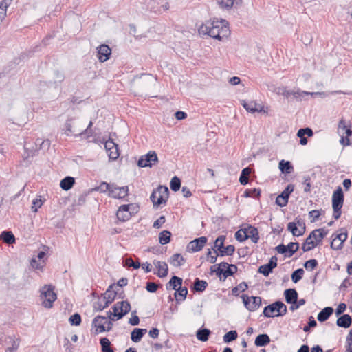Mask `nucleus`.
Instances as JSON below:
<instances>
[{
  "label": "nucleus",
  "instance_id": "f257e3e1",
  "mask_svg": "<svg viewBox=\"0 0 352 352\" xmlns=\"http://www.w3.org/2000/svg\"><path fill=\"white\" fill-rule=\"evenodd\" d=\"M198 31L200 35H208L219 41L227 38L230 33L228 22L218 19L206 21L199 28Z\"/></svg>",
  "mask_w": 352,
  "mask_h": 352
},
{
  "label": "nucleus",
  "instance_id": "f03ea898",
  "mask_svg": "<svg viewBox=\"0 0 352 352\" xmlns=\"http://www.w3.org/2000/svg\"><path fill=\"white\" fill-rule=\"evenodd\" d=\"M83 128L85 125L82 124V121L74 118L66 121L63 130L67 135H74L77 137L83 134Z\"/></svg>",
  "mask_w": 352,
  "mask_h": 352
},
{
  "label": "nucleus",
  "instance_id": "7ed1b4c3",
  "mask_svg": "<svg viewBox=\"0 0 352 352\" xmlns=\"http://www.w3.org/2000/svg\"><path fill=\"white\" fill-rule=\"evenodd\" d=\"M287 311L286 305L281 301L275 302L266 306L263 309V315L267 318H273L282 316L286 314Z\"/></svg>",
  "mask_w": 352,
  "mask_h": 352
},
{
  "label": "nucleus",
  "instance_id": "20e7f679",
  "mask_svg": "<svg viewBox=\"0 0 352 352\" xmlns=\"http://www.w3.org/2000/svg\"><path fill=\"white\" fill-rule=\"evenodd\" d=\"M54 287L50 285H45L41 289V298L43 300L42 305L45 308H52L53 302L56 300V294L54 291Z\"/></svg>",
  "mask_w": 352,
  "mask_h": 352
},
{
  "label": "nucleus",
  "instance_id": "39448f33",
  "mask_svg": "<svg viewBox=\"0 0 352 352\" xmlns=\"http://www.w3.org/2000/svg\"><path fill=\"white\" fill-rule=\"evenodd\" d=\"M344 203V194L341 187H338L332 195V208L333 218L338 219L341 216V209Z\"/></svg>",
  "mask_w": 352,
  "mask_h": 352
},
{
  "label": "nucleus",
  "instance_id": "423d86ee",
  "mask_svg": "<svg viewBox=\"0 0 352 352\" xmlns=\"http://www.w3.org/2000/svg\"><path fill=\"white\" fill-rule=\"evenodd\" d=\"M168 188L166 186H160L153 190L150 199L155 207L166 204L168 198Z\"/></svg>",
  "mask_w": 352,
  "mask_h": 352
},
{
  "label": "nucleus",
  "instance_id": "0eeeda50",
  "mask_svg": "<svg viewBox=\"0 0 352 352\" xmlns=\"http://www.w3.org/2000/svg\"><path fill=\"white\" fill-rule=\"evenodd\" d=\"M279 94L283 95L285 98H289L292 96L297 100H301L305 96H317V95H324L323 92H308L305 91H301L299 89L296 90H287L285 87L279 88Z\"/></svg>",
  "mask_w": 352,
  "mask_h": 352
},
{
  "label": "nucleus",
  "instance_id": "6e6552de",
  "mask_svg": "<svg viewBox=\"0 0 352 352\" xmlns=\"http://www.w3.org/2000/svg\"><path fill=\"white\" fill-rule=\"evenodd\" d=\"M214 266L211 267L212 272H216L218 276L223 274L225 278L230 276H232L237 270V267L235 265H229L226 262H221L219 263L216 270H214Z\"/></svg>",
  "mask_w": 352,
  "mask_h": 352
},
{
  "label": "nucleus",
  "instance_id": "1a4fd4ad",
  "mask_svg": "<svg viewBox=\"0 0 352 352\" xmlns=\"http://www.w3.org/2000/svg\"><path fill=\"white\" fill-rule=\"evenodd\" d=\"M113 316L117 320L122 318L131 310V305L127 300L117 302L112 307Z\"/></svg>",
  "mask_w": 352,
  "mask_h": 352
},
{
  "label": "nucleus",
  "instance_id": "9d476101",
  "mask_svg": "<svg viewBox=\"0 0 352 352\" xmlns=\"http://www.w3.org/2000/svg\"><path fill=\"white\" fill-rule=\"evenodd\" d=\"M158 162V157L155 151H151L147 154L142 155L138 161L139 167H152Z\"/></svg>",
  "mask_w": 352,
  "mask_h": 352
},
{
  "label": "nucleus",
  "instance_id": "9b49d317",
  "mask_svg": "<svg viewBox=\"0 0 352 352\" xmlns=\"http://www.w3.org/2000/svg\"><path fill=\"white\" fill-rule=\"evenodd\" d=\"M241 298L244 306L250 311H256L261 305V298L259 296H248L246 294H243Z\"/></svg>",
  "mask_w": 352,
  "mask_h": 352
},
{
  "label": "nucleus",
  "instance_id": "f8f14e48",
  "mask_svg": "<svg viewBox=\"0 0 352 352\" xmlns=\"http://www.w3.org/2000/svg\"><path fill=\"white\" fill-rule=\"evenodd\" d=\"M148 7L153 13L161 14L168 10L170 6L166 0H151Z\"/></svg>",
  "mask_w": 352,
  "mask_h": 352
},
{
  "label": "nucleus",
  "instance_id": "ddd939ff",
  "mask_svg": "<svg viewBox=\"0 0 352 352\" xmlns=\"http://www.w3.org/2000/svg\"><path fill=\"white\" fill-rule=\"evenodd\" d=\"M342 232L338 234H333L332 241L331 243V248L333 250H340L342 248L343 243L347 239V232L344 229H341Z\"/></svg>",
  "mask_w": 352,
  "mask_h": 352
},
{
  "label": "nucleus",
  "instance_id": "4468645a",
  "mask_svg": "<svg viewBox=\"0 0 352 352\" xmlns=\"http://www.w3.org/2000/svg\"><path fill=\"white\" fill-rule=\"evenodd\" d=\"M294 186L289 184L281 194L276 197V204L280 207L285 206L288 203L289 195L294 191Z\"/></svg>",
  "mask_w": 352,
  "mask_h": 352
},
{
  "label": "nucleus",
  "instance_id": "2eb2a0df",
  "mask_svg": "<svg viewBox=\"0 0 352 352\" xmlns=\"http://www.w3.org/2000/svg\"><path fill=\"white\" fill-rule=\"evenodd\" d=\"M104 147L108 153V155L110 160H116L118 158L120 153L116 144L111 139L106 141Z\"/></svg>",
  "mask_w": 352,
  "mask_h": 352
},
{
  "label": "nucleus",
  "instance_id": "dca6fc26",
  "mask_svg": "<svg viewBox=\"0 0 352 352\" xmlns=\"http://www.w3.org/2000/svg\"><path fill=\"white\" fill-rule=\"evenodd\" d=\"M206 243L207 238L206 236H201L190 241L187 245V249L192 252H199L202 250Z\"/></svg>",
  "mask_w": 352,
  "mask_h": 352
},
{
  "label": "nucleus",
  "instance_id": "f3484780",
  "mask_svg": "<svg viewBox=\"0 0 352 352\" xmlns=\"http://www.w3.org/2000/svg\"><path fill=\"white\" fill-rule=\"evenodd\" d=\"M129 194L128 186L119 187L114 184L112 190H110L109 196L114 199H123Z\"/></svg>",
  "mask_w": 352,
  "mask_h": 352
},
{
  "label": "nucleus",
  "instance_id": "a211bd4d",
  "mask_svg": "<svg viewBox=\"0 0 352 352\" xmlns=\"http://www.w3.org/2000/svg\"><path fill=\"white\" fill-rule=\"evenodd\" d=\"M276 266L277 258L276 256H272L267 264L259 267L258 272L263 274L265 276H267Z\"/></svg>",
  "mask_w": 352,
  "mask_h": 352
},
{
  "label": "nucleus",
  "instance_id": "6ab92c4d",
  "mask_svg": "<svg viewBox=\"0 0 352 352\" xmlns=\"http://www.w3.org/2000/svg\"><path fill=\"white\" fill-rule=\"evenodd\" d=\"M241 104L243 106V107L245 109V110L248 112H250L252 113H254L256 112L260 113V112L265 111L264 107L262 104L256 102L255 101L246 102L245 100H243L241 102Z\"/></svg>",
  "mask_w": 352,
  "mask_h": 352
},
{
  "label": "nucleus",
  "instance_id": "aec40b11",
  "mask_svg": "<svg viewBox=\"0 0 352 352\" xmlns=\"http://www.w3.org/2000/svg\"><path fill=\"white\" fill-rule=\"evenodd\" d=\"M242 3V0H217V3L221 9L229 10L232 8H237Z\"/></svg>",
  "mask_w": 352,
  "mask_h": 352
},
{
  "label": "nucleus",
  "instance_id": "412c9836",
  "mask_svg": "<svg viewBox=\"0 0 352 352\" xmlns=\"http://www.w3.org/2000/svg\"><path fill=\"white\" fill-rule=\"evenodd\" d=\"M97 50L98 58L100 62H104L109 58L111 50L107 45H100Z\"/></svg>",
  "mask_w": 352,
  "mask_h": 352
},
{
  "label": "nucleus",
  "instance_id": "4be33fe9",
  "mask_svg": "<svg viewBox=\"0 0 352 352\" xmlns=\"http://www.w3.org/2000/svg\"><path fill=\"white\" fill-rule=\"evenodd\" d=\"M111 287L112 286L109 287V288L104 294L103 297L101 298V302H104V305L102 306L100 310H103L107 307L115 299L116 292L111 290Z\"/></svg>",
  "mask_w": 352,
  "mask_h": 352
},
{
  "label": "nucleus",
  "instance_id": "5701e85b",
  "mask_svg": "<svg viewBox=\"0 0 352 352\" xmlns=\"http://www.w3.org/2000/svg\"><path fill=\"white\" fill-rule=\"evenodd\" d=\"M107 317L97 316L92 322V325L96 328V331L102 333L106 331Z\"/></svg>",
  "mask_w": 352,
  "mask_h": 352
},
{
  "label": "nucleus",
  "instance_id": "b1692460",
  "mask_svg": "<svg viewBox=\"0 0 352 352\" xmlns=\"http://www.w3.org/2000/svg\"><path fill=\"white\" fill-rule=\"evenodd\" d=\"M352 324L351 316L349 314H343L340 316L336 321V324L340 327L349 328Z\"/></svg>",
  "mask_w": 352,
  "mask_h": 352
},
{
  "label": "nucleus",
  "instance_id": "393cba45",
  "mask_svg": "<svg viewBox=\"0 0 352 352\" xmlns=\"http://www.w3.org/2000/svg\"><path fill=\"white\" fill-rule=\"evenodd\" d=\"M154 265L157 269V276L160 278H163L167 276L168 274V265L166 263L163 261H154Z\"/></svg>",
  "mask_w": 352,
  "mask_h": 352
},
{
  "label": "nucleus",
  "instance_id": "a878e982",
  "mask_svg": "<svg viewBox=\"0 0 352 352\" xmlns=\"http://www.w3.org/2000/svg\"><path fill=\"white\" fill-rule=\"evenodd\" d=\"M245 233L248 236V239H250L254 243H256L259 239L258 231L253 226H248V228L245 229Z\"/></svg>",
  "mask_w": 352,
  "mask_h": 352
},
{
  "label": "nucleus",
  "instance_id": "bb28decb",
  "mask_svg": "<svg viewBox=\"0 0 352 352\" xmlns=\"http://www.w3.org/2000/svg\"><path fill=\"white\" fill-rule=\"evenodd\" d=\"M284 294L285 300L289 304H294L298 299V293L295 289H287L285 290Z\"/></svg>",
  "mask_w": 352,
  "mask_h": 352
},
{
  "label": "nucleus",
  "instance_id": "cd10ccee",
  "mask_svg": "<svg viewBox=\"0 0 352 352\" xmlns=\"http://www.w3.org/2000/svg\"><path fill=\"white\" fill-rule=\"evenodd\" d=\"M333 313V309L331 307H327L322 309L318 314V320L320 322L326 321Z\"/></svg>",
  "mask_w": 352,
  "mask_h": 352
},
{
  "label": "nucleus",
  "instance_id": "c85d7f7f",
  "mask_svg": "<svg viewBox=\"0 0 352 352\" xmlns=\"http://www.w3.org/2000/svg\"><path fill=\"white\" fill-rule=\"evenodd\" d=\"M182 284V279L176 276H173L169 282L166 284V289H174L177 290Z\"/></svg>",
  "mask_w": 352,
  "mask_h": 352
},
{
  "label": "nucleus",
  "instance_id": "c756f323",
  "mask_svg": "<svg viewBox=\"0 0 352 352\" xmlns=\"http://www.w3.org/2000/svg\"><path fill=\"white\" fill-rule=\"evenodd\" d=\"M146 331V329L135 328L131 333L132 341L134 342H140Z\"/></svg>",
  "mask_w": 352,
  "mask_h": 352
},
{
  "label": "nucleus",
  "instance_id": "7c9ffc66",
  "mask_svg": "<svg viewBox=\"0 0 352 352\" xmlns=\"http://www.w3.org/2000/svg\"><path fill=\"white\" fill-rule=\"evenodd\" d=\"M270 342V338L267 334H259L255 339L254 344L257 346H263Z\"/></svg>",
  "mask_w": 352,
  "mask_h": 352
},
{
  "label": "nucleus",
  "instance_id": "2f4dec72",
  "mask_svg": "<svg viewBox=\"0 0 352 352\" xmlns=\"http://www.w3.org/2000/svg\"><path fill=\"white\" fill-rule=\"evenodd\" d=\"M75 183V180L74 177H66L60 181V186L64 190H68L72 188Z\"/></svg>",
  "mask_w": 352,
  "mask_h": 352
},
{
  "label": "nucleus",
  "instance_id": "473e14b6",
  "mask_svg": "<svg viewBox=\"0 0 352 352\" xmlns=\"http://www.w3.org/2000/svg\"><path fill=\"white\" fill-rule=\"evenodd\" d=\"M210 333L211 331L208 329H199L197 331L196 336L199 340L201 342H206L208 340Z\"/></svg>",
  "mask_w": 352,
  "mask_h": 352
},
{
  "label": "nucleus",
  "instance_id": "72a5a7b5",
  "mask_svg": "<svg viewBox=\"0 0 352 352\" xmlns=\"http://www.w3.org/2000/svg\"><path fill=\"white\" fill-rule=\"evenodd\" d=\"M115 184H108L105 182H101V184L98 186L95 187L93 190L98 191L101 193H105L108 192V194L110 193V190H112L113 186Z\"/></svg>",
  "mask_w": 352,
  "mask_h": 352
},
{
  "label": "nucleus",
  "instance_id": "f704fd0d",
  "mask_svg": "<svg viewBox=\"0 0 352 352\" xmlns=\"http://www.w3.org/2000/svg\"><path fill=\"white\" fill-rule=\"evenodd\" d=\"M279 169L283 173L289 174L293 170V166L290 162L281 160L278 164Z\"/></svg>",
  "mask_w": 352,
  "mask_h": 352
},
{
  "label": "nucleus",
  "instance_id": "c9c22d12",
  "mask_svg": "<svg viewBox=\"0 0 352 352\" xmlns=\"http://www.w3.org/2000/svg\"><path fill=\"white\" fill-rule=\"evenodd\" d=\"M169 262L174 267H179L185 262V259L180 254H175L170 257Z\"/></svg>",
  "mask_w": 352,
  "mask_h": 352
},
{
  "label": "nucleus",
  "instance_id": "e433bc0d",
  "mask_svg": "<svg viewBox=\"0 0 352 352\" xmlns=\"http://www.w3.org/2000/svg\"><path fill=\"white\" fill-rule=\"evenodd\" d=\"M1 238L3 242L9 245L15 242V237L10 231H3L1 234Z\"/></svg>",
  "mask_w": 352,
  "mask_h": 352
},
{
  "label": "nucleus",
  "instance_id": "4c0bfd02",
  "mask_svg": "<svg viewBox=\"0 0 352 352\" xmlns=\"http://www.w3.org/2000/svg\"><path fill=\"white\" fill-rule=\"evenodd\" d=\"M287 230L291 232L294 236H300L304 234V231L298 228L295 222H289L287 224Z\"/></svg>",
  "mask_w": 352,
  "mask_h": 352
},
{
  "label": "nucleus",
  "instance_id": "58836bf2",
  "mask_svg": "<svg viewBox=\"0 0 352 352\" xmlns=\"http://www.w3.org/2000/svg\"><path fill=\"white\" fill-rule=\"evenodd\" d=\"M187 294L188 289L186 287H182L180 286L178 287V289L175 292V296L177 301L184 300L186 298Z\"/></svg>",
  "mask_w": 352,
  "mask_h": 352
},
{
  "label": "nucleus",
  "instance_id": "ea45409f",
  "mask_svg": "<svg viewBox=\"0 0 352 352\" xmlns=\"http://www.w3.org/2000/svg\"><path fill=\"white\" fill-rule=\"evenodd\" d=\"M170 232L168 230H164L159 234V241L162 245H166L170 242Z\"/></svg>",
  "mask_w": 352,
  "mask_h": 352
},
{
  "label": "nucleus",
  "instance_id": "a19ab883",
  "mask_svg": "<svg viewBox=\"0 0 352 352\" xmlns=\"http://www.w3.org/2000/svg\"><path fill=\"white\" fill-rule=\"evenodd\" d=\"M100 343L101 344V350L102 352H114L113 350L110 347L111 342L108 338H101L100 340Z\"/></svg>",
  "mask_w": 352,
  "mask_h": 352
},
{
  "label": "nucleus",
  "instance_id": "79ce46f5",
  "mask_svg": "<svg viewBox=\"0 0 352 352\" xmlns=\"http://www.w3.org/2000/svg\"><path fill=\"white\" fill-rule=\"evenodd\" d=\"M251 173V169L248 167L243 169L239 177V182L242 185H245L248 182V176Z\"/></svg>",
  "mask_w": 352,
  "mask_h": 352
},
{
  "label": "nucleus",
  "instance_id": "37998d69",
  "mask_svg": "<svg viewBox=\"0 0 352 352\" xmlns=\"http://www.w3.org/2000/svg\"><path fill=\"white\" fill-rule=\"evenodd\" d=\"M208 286L206 281L196 278L194 283V289L197 292H203Z\"/></svg>",
  "mask_w": 352,
  "mask_h": 352
},
{
  "label": "nucleus",
  "instance_id": "c03bdc74",
  "mask_svg": "<svg viewBox=\"0 0 352 352\" xmlns=\"http://www.w3.org/2000/svg\"><path fill=\"white\" fill-rule=\"evenodd\" d=\"M316 244L313 241V239L311 238V236H308L305 243L302 244V249L304 252H308L312 250Z\"/></svg>",
  "mask_w": 352,
  "mask_h": 352
},
{
  "label": "nucleus",
  "instance_id": "a18cd8bd",
  "mask_svg": "<svg viewBox=\"0 0 352 352\" xmlns=\"http://www.w3.org/2000/svg\"><path fill=\"white\" fill-rule=\"evenodd\" d=\"M234 250L235 248L232 245H229L226 247L223 246V248L219 250V254L218 255L221 256H224L225 255L231 256L234 254Z\"/></svg>",
  "mask_w": 352,
  "mask_h": 352
},
{
  "label": "nucleus",
  "instance_id": "49530a36",
  "mask_svg": "<svg viewBox=\"0 0 352 352\" xmlns=\"http://www.w3.org/2000/svg\"><path fill=\"white\" fill-rule=\"evenodd\" d=\"M236 338H237V332L234 330L230 331L223 336V341L226 343L232 342L234 340H236Z\"/></svg>",
  "mask_w": 352,
  "mask_h": 352
},
{
  "label": "nucleus",
  "instance_id": "de8ad7c7",
  "mask_svg": "<svg viewBox=\"0 0 352 352\" xmlns=\"http://www.w3.org/2000/svg\"><path fill=\"white\" fill-rule=\"evenodd\" d=\"M226 239V236L221 235L215 240L214 244V252H216V250L219 251L221 249L223 248L224 241H225Z\"/></svg>",
  "mask_w": 352,
  "mask_h": 352
},
{
  "label": "nucleus",
  "instance_id": "09e8293b",
  "mask_svg": "<svg viewBox=\"0 0 352 352\" xmlns=\"http://www.w3.org/2000/svg\"><path fill=\"white\" fill-rule=\"evenodd\" d=\"M181 186V181L177 177H174L171 179L170 187L173 191L177 192L179 190Z\"/></svg>",
  "mask_w": 352,
  "mask_h": 352
},
{
  "label": "nucleus",
  "instance_id": "8fccbe9b",
  "mask_svg": "<svg viewBox=\"0 0 352 352\" xmlns=\"http://www.w3.org/2000/svg\"><path fill=\"white\" fill-rule=\"evenodd\" d=\"M304 270L302 268L297 269L292 274V280L294 283H298L302 277Z\"/></svg>",
  "mask_w": 352,
  "mask_h": 352
},
{
  "label": "nucleus",
  "instance_id": "3c124183",
  "mask_svg": "<svg viewBox=\"0 0 352 352\" xmlns=\"http://www.w3.org/2000/svg\"><path fill=\"white\" fill-rule=\"evenodd\" d=\"M248 289V285L245 282L241 283L236 287H234L232 289V294L234 296H238L239 292H244Z\"/></svg>",
  "mask_w": 352,
  "mask_h": 352
},
{
  "label": "nucleus",
  "instance_id": "603ef678",
  "mask_svg": "<svg viewBox=\"0 0 352 352\" xmlns=\"http://www.w3.org/2000/svg\"><path fill=\"white\" fill-rule=\"evenodd\" d=\"M298 248L299 244L294 242H290L286 245L287 251L289 252V256H292L298 250Z\"/></svg>",
  "mask_w": 352,
  "mask_h": 352
},
{
  "label": "nucleus",
  "instance_id": "864d4df0",
  "mask_svg": "<svg viewBox=\"0 0 352 352\" xmlns=\"http://www.w3.org/2000/svg\"><path fill=\"white\" fill-rule=\"evenodd\" d=\"M43 201L41 199V197H38L32 201V210L34 212H36L38 209L42 206Z\"/></svg>",
  "mask_w": 352,
  "mask_h": 352
},
{
  "label": "nucleus",
  "instance_id": "5fc2aeb1",
  "mask_svg": "<svg viewBox=\"0 0 352 352\" xmlns=\"http://www.w3.org/2000/svg\"><path fill=\"white\" fill-rule=\"evenodd\" d=\"M69 321L72 325H76V326L80 325V324L81 322L80 315L77 313L72 315L69 318Z\"/></svg>",
  "mask_w": 352,
  "mask_h": 352
},
{
  "label": "nucleus",
  "instance_id": "6e6d98bb",
  "mask_svg": "<svg viewBox=\"0 0 352 352\" xmlns=\"http://www.w3.org/2000/svg\"><path fill=\"white\" fill-rule=\"evenodd\" d=\"M235 239L239 242H243L248 239V236L244 230H239L235 233Z\"/></svg>",
  "mask_w": 352,
  "mask_h": 352
},
{
  "label": "nucleus",
  "instance_id": "4d7b16f0",
  "mask_svg": "<svg viewBox=\"0 0 352 352\" xmlns=\"http://www.w3.org/2000/svg\"><path fill=\"white\" fill-rule=\"evenodd\" d=\"M117 218L121 221H127L129 220L131 217V213H127V212H122V210H118L117 212Z\"/></svg>",
  "mask_w": 352,
  "mask_h": 352
},
{
  "label": "nucleus",
  "instance_id": "13d9d810",
  "mask_svg": "<svg viewBox=\"0 0 352 352\" xmlns=\"http://www.w3.org/2000/svg\"><path fill=\"white\" fill-rule=\"evenodd\" d=\"M318 265V261L316 259H310L304 264L307 270L311 271Z\"/></svg>",
  "mask_w": 352,
  "mask_h": 352
},
{
  "label": "nucleus",
  "instance_id": "bf43d9fd",
  "mask_svg": "<svg viewBox=\"0 0 352 352\" xmlns=\"http://www.w3.org/2000/svg\"><path fill=\"white\" fill-rule=\"evenodd\" d=\"M30 264L34 269L41 270L44 266V261H37L36 258H33Z\"/></svg>",
  "mask_w": 352,
  "mask_h": 352
},
{
  "label": "nucleus",
  "instance_id": "052dcab7",
  "mask_svg": "<svg viewBox=\"0 0 352 352\" xmlns=\"http://www.w3.org/2000/svg\"><path fill=\"white\" fill-rule=\"evenodd\" d=\"M307 135L309 137H311L313 135V131L310 128H305V129H300L298 131L297 136H305Z\"/></svg>",
  "mask_w": 352,
  "mask_h": 352
},
{
  "label": "nucleus",
  "instance_id": "680f3d73",
  "mask_svg": "<svg viewBox=\"0 0 352 352\" xmlns=\"http://www.w3.org/2000/svg\"><path fill=\"white\" fill-rule=\"evenodd\" d=\"M119 210H122L124 212L131 213V214H132V213L134 212L135 206L133 204H124L122 205L119 208Z\"/></svg>",
  "mask_w": 352,
  "mask_h": 352
},
{
  "label": "nucleus",
  "instance_id": "e2e57ef3",
  "mask_svg": "<svg viewBox=\"0 0 352 352\" xmlns=\"http://www.w3.org/2000/svg\"><path fill=\"white\" fill-rule=\"evenodd\" d=\"M125 265L128 267H133L134 269H138L140 267L139 262H135L131 258H127L124 261Z\"/></svg>",
  "mask_w": 352,
  "mask_h": 352
},
{
  "label": "nucleus",
  "instance_id": "0e129e2a",
  "mask_svg": "<svg viewBox=\"0 0 352 352\" xmlns=\"http://www.w3.org/2000/svg\"><path fill=\"white\" fill-rule=\"evenodd\" d=\"M245 195V197H256L260 195V190L256 188L246 190Z\"/></svg>",
  "mask_w": 352,
  "mask_h": 352
},
{
  "label": "nucleus",
  "instance_id": "69168bd1",
  "mask_svg": "<svg viewBox=\"0 0 352 352\" xmlns=\"http://www.w3.org/2000/svg\"><path fill=\"white\" fill-rule=\"evenodd\" d=\"M158 285L153 282H148L146 283V289L148 292L153 293L157 291Z\"/></svg>",
  "mask_w": 352,
  "mask_h": 352
},
{
  "label": "nucleus",
  "instance_id": "338daca9",
  "mask_svg": "<svg viewBox=\"0 0 352 352\" xmlns=\"http://www.w3.org/2000/svg\"><path fill=\"white\" fill-rule=\"evenodd\" d=\"M19 346V342L18 340H13L12 343V346L8 347L6 349V352H15L18 349Z\"/></svg>",
  "mask_w": 352,
  "mask_h": 352
},
{
  "label": "nucleus",
  "instance_id": "774afa93",
  "mask_svg": "<svg viewBox=\"0 0 352 352\" xmlns=\"http://www.w3.org/2000/svg\"><path fill=\"white\" fill-rule=\"evenodd\" d=\"M346 309V305L345 303H340L336 309V315L337 316L343 314Z\"/></svg>",
  "mask_w": 352,
  "mask_h": 352
}]
</instances>
